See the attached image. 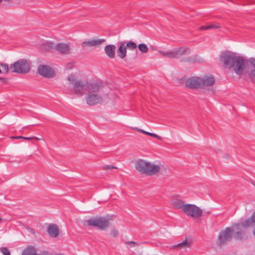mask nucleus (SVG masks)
I'll list each match as a JSON object with an SVG mask.
<instances>
[{
	"mask_svg": "<svg viewBox=\"0 0 255 255\" xmlns=\"http://www.w3.org/2000/svg\"><path fill=\"white\" fill-rule=\"evenodd\" d=\"M220 59L225 68L232 69L239 76L244 74L246 62L243 57L231 51H226L222 53Z\"/></svg>",
	"mask_w": 255,
	"mask_h": 255,
	"instance_id": "1",
	"label": "nucleus"
},
{
	"mask_svg": "<svg viewBox=\"0 0 255 255\" xmlns=\"http://www.w3.org/2000/svg\"><path fill=\"white\" fill-rule=\"evenodd\" d=\"M101 90L99 84L95 83L89 88V91L86 97L87 104L89 106H94L103 102V97L99 94Z\"/></svg>",
	"mask_w": 255,
	"mask_h": 255,
	"instance_id": "2",
	"label": "nucleus"
},
{
	"mask_svg": "<svg viewBox=\"0 0 255 255\" xmlns=\"http://www.w3.org/2000/svg\"><path fill=\"white\" fill-rule=\"evenodd\" d=\"M135 167L140 173L150 176L155 174L160 169L159 165L143 159L138 160L135 163Z\"/></svg>",
	"mask_w": 255,
	"mask_h": 255,
	"instance_id": "3",
	"label": "nucleus"
},
{
	"mask_svg": "<svg viewBox=\"0 0 255 255\" xmlns=\"http://www.w3.org/2000/svg\"><path fill=\"white\" fill-rule=\"evenodd\" d=\"M68 81L73 84V90L75 94L83 95L85 91H89V88L94 84L86 83L81 80L76 81V77L74 75H70L67 77Z\"/></svg>",
	"mask_w": 255,
	"mask_h": 255,
	"instance_id": "4",
	"label": "nucleus"
},
{
	"mask_svg": "<svg viewBox=\"0 0 255 255\" xmlns=\"http://www.w3.org/2000/svg\"><path fill=\"white\" fill-rule=\"evenodd\" d=\"M30 69V65L25 59H20L10 64L9 70L13 73L26 74Z\"/></svg>",
	"mask_w": 255,
	"mask_h": 255,
	"instance_id": "5",
	"label": "nucleus"
},
{
	"mask_svg": "<svg viewBox=\"0 0 255 255\" xmlns=\"http://www.w3.org/2000/svg\"><path fill=\"white\" fill-rule=\"evenodd\" d=\"M183 213L187 216L197 219L203 215L202 210L194 204H186L183 207Z\"/></svg>",
	"mask_w": 255,
	"mask_h": 255,
	"instance_id": "6",
	"label": "nucleus"
},
{
	"mask_svg": "<svg viewBox=\"0 0 255 255\" xmlns=\"http://www.w3.org/2000/svg\"><path fill=\"white\" fill-rule=\"evenodd\" d=\"M88 225L97 227L101 230H106L109 226V220L105 217H95L87 221Z\"/></svg>",
	"mask_w": 255,
	"mask_h": 255,
	"instance_id": "7",
	"label": "nucleus"
},
{
	"mask_svg": "<svg viewBox=\"0 0 255 255\" xmlns=\"http://www.w3.org/2000/svg\"><path fill=\"white\" fill-rule=\"evenodd\" d=\"M233 230L231 228H226L224 231H221L218 236L217 243L219 245H222L230 241L232 238Z\"/></svg>",
	"mask_w": 255,
	"mask_h": 255,
	"instance_id": "8",
	"label": "nucleus"
},
{
	"mask_svg": "<svg viewBox=\"0 0 255 255\" xmlns=\"http://www.w3.org/2000/svg\"><path fill=\"white\" fill-rule=\"evenodd\" d=\"M190 52L189 48L186 47H180L174 49L172 51L168 52H162V54L170 58H177L181 55L188 54Z\"/></svg>",
	"mask_w": 255,
	"mask_h": 255,
	"instance_id": "9",
	"label": "nucleus"
},
{
	"mask_svg": "<svg viewBox=\"0 0 255 255\" xmlns=\"http://www.w3.org/2000/svg\"><path fill=\"white\" fill-rule=\"evenodd\" d=\"M38 73L46 78H52L55 75L53 69L49 66L46 65H40L38 67Z\"/></svg>",
	"mask_w": 255,
	"mask_h": 255,
	"instance_id": "10",
	"label": "nucleus"
},
{
	"mask_svg": "<svg viewBox=\"0 0 255 255\" xmlns=\"http://www.w3.org/2000/svg\"><path fill=\"white\" fill-rule=\"evenodd\" d=\"M201 78L193 77L186 80V86L190 89L202 88Z\"/></svg>",
	"mask_w": 255,
	"mask_h": 255,
	"instance_id": "11",
	"label": "nucleus"
},
{
	"mask_svg": "<svg viewBox=\"0 0 255 255\" xmlns=\"http://www.w3.org/2000/svg\"><path fill=\"white\" fill-rule=\"evenodd\" d=\"M54 48L59 53L63 54H69L71 50L69 45L65 43H58L54 46Z\"/></svg>",
	"mask_w": 255,
	"mask_h": 255,
	"instance_id": "12",
	"label": "nucleus"
},
{
	"mask_svg": "<svg viewBox=\"0 0 255 255\" xmlns=\"http://www.w3.org/2000/svg\"><path fill=\"white\" fill-rule=\"evenodd\" d=\"M242 226L245 228H248L254 226L252 233L253 235L255 236V212H254L250 218L247 219L242 223Z\"/></svg>",
	"mask_w": 255,
	"mask_h": 255,
	"instance_id": "13",
	"label": "nucleus"
},
{
	"mask_svg": "<svg viewBox=\"0 0 255 255\" xmlns=\"http://www.w3.org/2000/svg\"><path fill=\"white\" fill-rule=\"evenodd\" d=\"M202 88H206L212 86L215 83L214 78L211 75L205 76L201 78Z\"/></svg>",
	"mask_w": 255,
	"mask_h": 255,
	"instance_id": "14",
	"label": "nucleus"
},
{
	"mask_svg": "<svg viewBox=\"0 0 255 255\" xmlns=\"http://www.w3.org/2000/svg\"><path fill=\"white\" fill-rule=\"evenodd\" d=\"M105 41L104 39L88 40L82 42V46L83 47H96L102 44Z\"/></svg>",
	"mask_w": 255,
	"mask_h": 255,
	"instance_id": "15",
	"label": "nucleus"
},
{
	"mask_svg": "<svg viewBox=\"0 0 255 255\" xmlns=\"http://www.w3.org/2000/svg\"><path fill=\"white\" fill-rule=\"evenodd\" d=\"M47 232L51 237L55 238L59 234V228L55 224H50L47 228Z\"/></svg>",
	"mask_w": 255,
	"mask_h": 255,
	"instance_id": "16",
	"label": "nucleus"
},
{
	"mask_svg": "<svg viewBox=\"0 0 255 255\" xmlns=\"http://www.w3.org/2000/svg\"><path fill=\"white\" fill-rule=\"evenodd\" d=\"M119 47L117 51L118 56L121 58H124L127 55V48L124 42H120Z\"/></svg>",
	"mask_w": 255,
	"mask_h": 255,
	"instance_id": "17",
	"label": "nucleus"
},
{
	"mask_svg": "<svg viewBox=\"0 0 255 255\" xmlns=\"http://www.w3.org/2000/svg\"><path fill=\"white\" fill-rule=\"evenodd\" d=\"M116 46L114 45H108L105 47V51L110 58H114L115 57Z\"/></svg>",
	"mask_w": 255,
	"mask_h": 255,
	"instance_id": "18",
	"label": "nucleus"
},
{
	"mask_svg": "<svg viewBox=\"0 0 255 255\" xmlns=\"http://www.w3.org/2000/svg\"><path fill=\"white\" fill-rule=\"evenodd\" d=\"M249 61L252 66L249 73V77L253 81H255V58H251Z\"/></svg>",
	"mask_w": 255,
	"mask_h": 255,
	"instance_id": "19",
	"label": "nucleus"
},
{
	"mask_svg": "<svg viewBox=\"0 0 255 255\" xmlns=\"http://www.w3.org/2000/svg\"><path fill=\"white\" fill-rule=\"evenodd\" d=\"M183 201L179 199H175L172 201V205L176 209H181L183 211V207L185 206Z\"/></svg>",
	"mask_w": 255,
	"mask_h": 255,
	"instance_id": "20",
	"label": "nucleus"
},
{
	"mask_svg": "<svg viewBox=\"0 0 255 255\" xmlns=\"http://www.w3.org/2000/svg\"><path fill=\"white\" fill-rule=\"evenodd\" d=\"M132 129L135 131H137L138 132H141V133H143L144 134H147V135H148L149 136H152V137H155L159 140H161L162 137L159 135H158L157 134H155V133H151V132H148V131H146L143 129H140L138 128H136V127H135V128H133Z\"/></svg>",
	"mask_w": 255,
	"mask_h": 255,
	"instance_id": "21",
	"label": "nucleus"
},
{
	"mask_svg": "<svg viewBox=\"0 0 255 255\" xmlns=\"http://www.w3.org/2000/svg\"><path fill=\"white\" fill-rule=\"evenodd\" d=\"M22 255H36V250L33 247H28L22 252Z\"/></svg>",
	"mask_w": 255,
	"mask_h": 255,
	"instance_id": "22",
	"label": "nucleus"
},
{
	"mask_svg": "<svg viewBox=\"0 0 255 255\" xmlns=\"http://www.w3.org/2000/svg\"><path fill=\"white\" fill-rule=\"evenodd\" d=\"M219 27H220V26L218 24H210L208 26H202L200 27V29L201 30H204L211 28H218Z\"/></svg>",
	"mask_w": 255,
	"mask_h": 255,
	"instance_id": "23",
	"label": "nucleus"
},
{
	"mask_svg": "<svg viewBox=\"0 0 255 255\" xmlns=\"http://www.w3.org/2000/svg\"><path fill=\"white\" fill-rule=\"evenodd\" d=\"M126 46V48H128L130 50L135 49L137 47L136 44L132 41H130L127 42Z\"/></svg>",
	"mask_w": 255,
	"mask_h": 255,
	"instance_id": "24",
	"label": "nucleus"
},
{
	"mask_svg": "<svg viewBox=\"0 0 255 255\" xmlns=\"http://www.w3.org/2000/svg\"><path fill=\"white\" fill-rule=\"evenodd\" d=\"M138 48L142 53H146L148 50L147 45L143 43L139 44Z\"/></svg>",
	"mask_w": 255,
	"mask_h": 255,
	"instance_id": "25",
	"label": "nucleus"
},
{
	"mask_svg": "<svg viewBox=\"0 0 255 255\" xmlns=\"http://www.w3.org/2000/svg\"><path fill=\"white\" fill-rule=\"evenodd\" d=\"M0 66L2 68V72L3 73H7L9 70V67L7 64L5 63H1L0 64Z\"/></svg>",
	"mask_w": 255,
	"mask_h": 255,
	"instance_id": "26",
	"label": "nucleus"
},
{
	"mask_svg": "<svg viewBox=\"0 0 255 255\" xmlns=\"http://www.w3.org/2000/svg\"><path fill=\"white\" fill-rule=\"evenodd\" d=\"M43 45L45 47V48L47 50H49L50 49L54 47V44L52 42L46 41L44 44Z\"/></svg>",
	"mask_w": 255,
	"mask_h": 255,
	"instance_id": "27",
	"label": "nucleus"
},
{
	"mask_svg": "<svg viewBox=\"0 0 255 255\" xmlns=\"http://www.w3.org/2000/svg\"><path fill=\"white\" fill-rule=\"evenodd\" d=\"M190 246V243H187L186 240L183 241V242L180 243V244H178L177 246H176V247H178V248H184L185 247H189Z\"/></svg>",
	"mask_w": 255,
	"mask_h": 255,
	"instance_id": "28",
	"label": "nucleus"
},
{
	"mask_svg": "<svg viewBox=\"0 0 255 255\" xmlns=\"http://www.w3.org/2000/svg\"><path fill=\"white\" fill-rule=\"evenodd\" d=\"M234 238L237 240L241 239L243 238L242 233L241 232H237L234 235Z\"/></svg>",
	"mask_w": 255,
	"mask_h": 255,
	"instance_id": "29",
	"label": "nucleus"
},
{
	"mask_svg": "<svg viewBox=\"0 0 255 255\" xmlns=\"http://www.w3.org/2000/svg\"><path fill=\"white\" fill-rule=\"evenodd\" d=\"M0 251L4 255H10L9 251L6 248H2L0 249Z\"/></svg>",
	"mask_w": 255,
	"mask_h": 255,
	"instance_id": "30",
	"label": "nucleus"
},
{
	"mask_svg": "<svg viewBox=\"0 0 255 255\" xmlns=\"http://www.w3.org/2000/svg\"><path fill=\"white\" fill-rule=\"evenodd\" d=\"M126 244L128 245L130 248H133L137 245L138 244L137 242H126Z\"/></svg>",
	"mask_w": 255,
	"mask_h": 255,
	"instance_id": "31",
	"label": "nucleus"
},
{
	"mask_svg": "<svg viewBox=\"0 0 255 255\" xmlns=\"http://www.w3.org/2000/svg\"><path fill=\"white\" fill-rule=\"evenodd\" d=\"M111 234L114 237H117L119 234V232L118 230L113 229L111 231Z\"/></svg>",
	"mask_w": 255,
	"mask_h": 255,
	"instance_id": "32",
	"label": "nucleus"
},
{
	"mask_svg": "<svg viewBox=\"0 0 255 255\" xmlns=\"http://www.w3.org/2000/svg\"><path fill=\"white\" fill-rule=\"evenodd\" d=\"M117 169V167L114 166L113 165H106L104 167V169H105V170H108V169Z\"/></svg>",
	"mask_w": 255,
	"mask_h": 255,
	"instance_id": "33",
	"label": "nucleus"
},
{
	"mask_svg": "<svg viewBox=\"0 0 255 255\" xmlns=\"http://www.w3.org/2000/svg\"><path fill=\"white\" fill-rule=\"evenodd\" d=\"M32 138H34V139H35L36 140H39V138L38 137H24L23 139H26V140H30Z\"/></svg>",
	"mask_w": 255,
	"mask_h": 255,
	"instance_id": "34",
	"label": "nucleus"
},
{
	"mask_svg": "<svg viewBox=\"0 0 255 255\" xmlns=\"http://www.w3.org/2000/svg\"><path fill=\"white\" fill-rule=\"evenodd\" d=\"M240 225L239 224H235L233 225V227L234 228H236L238 229L239 227H240Z\"/></svg>",
	"mask_w": 255,
	"mask_h": 255,
	"instance_id": "35",
	"label": "nucleus"
},
{
	"mask_svg": "<svg viewBox=\"0 0 255 255\" xmlns=\"http://www.w3.org/2000/svg\"><path fill=\"white\" fill-rule=\"evenodd\" d=\"M12 138H15V139H23L24 136H17L12 137Z\"/></svg>",
	"mask_w": 255,
	"mask_h": 255,
	"instance_id": "36",
	"label": "nucleus"
},
{
	"mask_svg": "<svg viewBox=\"0 0 255 255\" xmlns=\"http://www.w3.org/2000/svg\"><path fill=\"white\" fill-rule=\"evenodd\" d=\"M2 220V218L0 217V221Z\"/></svg>",
	"mask_w": 255,
	"mask_h": 255,
	"instance_id": "37",
	"label": "nucleus"
},
{
	"mask_svg": "<svg viewBox=\"0 0 255 255\" xmlns=\"http://www.w3.org/2000/svg\"><path fill=\"white\" fill-rule=\"evenodd\" d=\"M2 1V0H0V3Z\"/></svg>",
	"mask_w": 255,
	"mask_h": 255,
	"instance_id": "38",
	"label": "nucleus"
}]
</instances>
